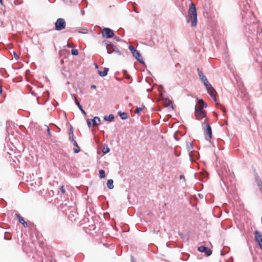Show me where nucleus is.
<instances>
[{"label": "nucleus", "mask_w": 262, "mask_h": 262, "mask_svg": "<svg viewBox=\"0 0 262 262\" xmlns=\"http://www.w3.org/2000/svg\"><path fill=\"white\" fill-rule=\"evenodd\" d=\"M191 22V26L194 27L197 25V13L195 6L193 3H191L188 10V19L187 22Z\"/></svg>", "instance_id": "obj_1"}, {"label": "nucleus", "mask_w": 262, "mask_h": 262, "mask_svg": "<svg viewBox=\"0 0 262 262\" xmlns=\"http://www.w3.org/2000/svg\"><path fill=\"white\" fill-rule=\"evenodd\" d=\"M205 86L206 88V90L208 92V93L209 94V95L211 96V97L213 99L214 101L216 102V105H219L221 109L223 111V113L224 114L226 113V110L224 107H223L221 104H220L218 102H217L216 95V92L212 86V85L208 82V83L205 84Z\"/></svg>", "instance_id": "obj_2"}, {"label": "nucleus", "mask_w": 262, "mask_h": 262, "mask_svg": "<svg viewBox=\"0 0 262 262\" xmlns=\"http://www.w3.org/2000/svg\"><path fill=\"white\" fill-rule=\"evenodd\" d=\"M66 23L63 18H59L55 23V29L57 31H60L65 29Z\"/></svg>", "instance_id": "obj_3"}, {"label": "nucleus", "mask_w": 262, "mask_h": 262, "mask_svg": "<svg viewBox=\"0 0 262 262\" xmlns=\"http://www.w3.org/2000/svg\"><path fill=\"white\" fill-rule=\"evenodd\" d=\"M128 49L130 51V52H132L133 56L137 60H138L141 63H143L144 62L143 58H142V56H141V55H140V53H139V52L138 51L136 50L134 48V47L133 46H129L128 47Z\"/></svg>", "instance_id": "obj_4"}, {"label": "nucleus", "mask_w": 262, "mask_h": 262, "mask_svg": "<svg viewBox=\"0 0 262 262\" xmlns=\"http://www.w3.org/2000/svg\"><path fill=\"white\" fill-rule=\"evenodd\" d=\"M105 45L106 46L107 52L108 54H112L114 52L120 54L118 48L109 41H107L105 43Z\"/></svg>", "instance_id": "obj_5"}, {"label": "nucleus", "mask_w": 262, "mask_h": 262, "mask_svg": "<svg viewBox=\"0 0 262 262\" xmlns=\"http://www.w3.org/2000/svg\"><path fill=\"white\" fill-rule=\"evenodd\" d=\"M207 106V104L202 99H199L195 105V111H204L203 108H206Z\"/></svg>", "instance_id": "obj_6"}, {"label": "nucleus", "mask_w": 262, "mask_h": 262, "mask_svg": "<svg viewBox=\"0 0 262 262\" xmlns=\"http://www.w3.org/2000/svg\"><path fill=\"white\" fill-rule=\"evenodd\" d=\"M102 34L103 36L106 38H111L114 35V32L110 28H105L102 30Z\"/></svg>", "instance_id": "obj_7"}, {"label": "nucleus", "mask_w": 262, "mask_h": 262, "mask_svg": "<svg viewBox=\"0 0 262 262\" xmlns=\"http://www.w3.org/2000/svg\"><path fill=\"white\" fill-rule=\"evenodd\" d=\"M254 236L255 241L258 243L260 249L262 250V234L258 231H255Z\"/></svg>", "instance_id": "obj_8"}, {"label": "nucleus", "mask_w": 262, "mask_h": 262, "mask_svg": "<svg viewBox=\"0 0 262 262\" xmlns=\"http://www.w3.org/2000/svg\"><path fill=\"white\" fill-rule=\"evenodd\" d=\"M100 123V119L98 117H95L93 119H88L87 124L89 126H94Z\"/></svg>", "instance_id": "obj_9"}, {"label": "nucleus", "mask_w": 262, "mask_h": 262, "mask_svg": "<svg viewBox=\"0 0 262 262\" xmlns=\"http://www.w3.org/2000/svg\"><path fill=\"white\" fill-rule=\"evenodd\" d=\"M195 116L197 120H201L203 118H205V120H207L206 113L205 111H195Z\"/></svg>", "instance_id": "obj_10"}, {"label": "nucleus", "mask_w": 262, "mask_h": 262, "mask_svg": "<svg viewBox=\"0 0 262 262\" xmlns=\"http://www.w3.org/2000/svg\"><path fill=\"white\" fill-rule=\"evenodd\" d=\"M198 250L201 252H205L207 256H209L212 253V251L209 248L203 246H200L198 248Z\"/></svg>", "instance_id": "obj_11"}, {"label": "nucleus", "mask_w": 262, "mask_h": 262, "mask_svg": "<svg viewBox=\"0 0 262 262\" xmlns=\"http://www.w3.org/2000/svg\"><path fill=\"white\" fill-rule=\"evenodd\" d=\"M198 74L199 76V77L201 79V80L202 81V82L204 83V84H206L208 83L209 82L206 77V76L203 74V72L199 70V69H198Z\"/></svg>", "instance_id": "obj_12"}, {"label": "nucleus", "mask_w": 262, "mask_h": 262, "mask_svg": "<svg viewBox=\"0 0 262 262\" xmlns=\"http://www.w3.org/2000/svg\"><path fill=\"white\" fill-rule=\"evenodd\" d=\"M16 216L18 222L22 224L24 227H28V224L27 222L25 221L24 219L19 214H16Z\"/></svg>", "instance_id": "obj_13"}, {"label": "nucleus", "mask_w": 262, "mask_h": 262, "mask_svg": "<svg viewBox=\"0 0 262 262\" xmlns=\"http://www.w3.org/2000/svg\"><path fill=\"white\" fill-rule=\"evenodd\" d=\"M206 134L207 135V138L210 139L212 137V132L210 126L207 123L206 126Z\"/></svg>", "instance_id": "obj_14"}, {"label": "nucleus", "mask_w": 262, "mask_h": 262, "mask_svg": "<svg viewBox=\"0 0 262 262\" xmlns=\"http://www.w3.org/2000/svg\"><path fill=\"white\" fill-rule=\"evenodd\" d=\"M108 71V68H104L103 71H98V73L100 76L104 77L107 75Z\"/></svg>", "instance_id": "obj_15"}, {"label": "nucleus", "mask_w": 262, "mask_h": 262, "mask_svg": "<svg viewBox=\"0 0 262 262\" xmlns=\"http://www.w3.org/2000/svg\"><path fill=\"white\" fill-rule=\"evenodd\" d=\"M106 185L108 189H112L114 188L113 180L112 179L108 180Z\"/></svg>", "instance_id": "obj_16"}, {"label": "nucleus", "mask_w": 262, "mask_h": 262, "mask_svg": "<svg viewBox=\"0 0 262 262\" xmlns=\"http://www.w3.org/2000/svg\"><path fill=\"white\" fill-rule=\"evenodd\" d=\"M104 119L105 120H106V121H108L111 122V121H113L114 120V116L113 115L111 114V115H110L108 116H104Z\"/></svg>", "instance_id": "obj_17"}, {"label": "nucleus", "mask_w": 262, "mask_h": 262, "mask_svg": "<svg viewBox=\"0 0 262 262\" xmlns=\"http://www.w3.org/2000/svg\"><path fill=\"white\" fill-rule=\"evenodd\" d=\"M118 114H119V116L122 119L125 120V119H127V115L126 113L119 112Z\"/></svg>", "instance_id": "obj_18"}, {"label": "nucleus", "mask_w": 262, "mask_h": 262, "mask_svg": "<svg viewBox=\"0 0 262 262\" xmlns=\"http://www.w3.org/2000/svg\"><path fill=\"white\" fill-rule=\"evenodd\" d=\"M99 177L100 179H103L105 177V171L103 169H100L99 170Z\"/></svg>", "instance_id": "obj_19"}, {"label": "nucleus", "mask_w": 262, "mask_h": 262, "mask_svg": "<svg viewBox=\"0 0 262 262\" xmlns=\"http://www.w3.org/2000/svg\"><path fill=\"white\" fill-rule=\"evenodd\" d=\"M79 33L86 34L88 33V29L86 28H80L79 31Z\"/></svg>", "instance_id": "obj_20"}, {"label": "nucleus", "mask_w": 262, "mask_h": 262, "mask_svg": "<svg viewBox=\"0 0 262 262\" xmlns=\"http://www.w3.org/2000/svg\"><path fill=\"white\" fill-rule=\"evenodd\" d=\"M110 151V148L106 146V147H104L102 149V152L104 154H107Z\"/></svg>", "instance_id": "obj_21"}, {"label": "nucleus", "mask_w": 262, "mask_h": 262, "mask_svg": "<svg viewBox=\"0 0 262 262\" xmlns=\"http://www.w3.org/2000/svg\"><path fill=\"white\" fill-rule=\"evenodd\" d=\"M74 100H75V102L76 104L77 105V106L78 107V108H79V109H80V108L82 107V106H81V105H80V104L79 103V102H78V101L77 100V99L76 97H75V98H74Z\"/></svg>", "instance_id": "obj_22"}, {"label": "nucleus", "mask_w": 262, "mask_h": 262, "mask_svg": "<svg viewBox=\"0 0 262 262\" xmlns=\"http://www.w3.org/2000/svg\"><path fill=\"white\" fill-rule=\"evenodd\" d=\"M71 53L73 55H77L78 54V51L77 49H72L71 50Z\"/></svg>", "instance_id": "obj_23"}, {"label": "nucleus", "mask_w": 262, "mask_h": 262, "mask_svg": "<svg viewBox=\"0 0 262 262\" xmlns=\"http://www.w3.org/2000/svg\"><path fill=\"white\" fill-rule=\"evenodd\" d=\"M143 110V108H141V107H137L135 111V113H136V114H138L140 112L142 111Z\"/></svg>", "instance_id": "obj_24"}, {"label": "nucleus", "mask_w": 262, "mask_h": 262, "mask_svg": "<svg viewBox=\"0 0 262 262\" xmlns=\"http://www.w3.org/2000/svg\"><path fill=\"white\" fill-rule=\"evenodd\" d=\"M257 184L258 186L259 187L260 189L262 187V182L260 180H257Z\"/></svg>", "instance_id": "obj_25"}, {"label": "nucleus", "mask_w": 262, "mask_h": 262, "mask_svg": "<svg viewBox=\"0 0 262 262\" xmlns=\"http://www.w3.org/2000/svg\"><path fill=\"white\" fill-rule=\"evenodd\" d=\"M60 190L61 192V193L62 194H64L65 192H66V190L64 189V187L63 186H62L60 188Z\"/></svg>", "instance_id": "obj_26"}, {"label": "nucleus", "mask_w": 262, "mask_h": 262, "mask_svg": "<svg viewBox=\"0 0 262 262\" xmlns=\"http://www.w3.org/2000/svg\"><path fill=\"white\" fill-rule=\"evenodd\" d=\"M72 141H73L74 146H75L76 147H79L77 142L73 139V137L72 138Z\"/></svg>", "instance_id": "obj_27"}, {"label": "nucleus", "mask_w": 262, "mask_h": 262, "mask_svg": "<svg viewBox=\"0 0 262 262\" xmlns=\"http://www.w3.org/2000/svg\"><path fill=\"white\" fill-rule=\"evenodd\" d=\"M73 150H74V152L76 153V154H77V153H78V152H79L80 151V149H79V147H77L76 148H74L73 149Z\"/></svg>", "instance_id": "obj_28"}, {"label": "nucleus", "mask_w": 262, "mask_h": 262, "mask_svg": "<svg viewBox=\"0 0 262 262\" xmlns=\"http://www.w3.org/2000/svg\"><path fill=\"white\" fill-rule=\"evenodd\" d=\"M13 56H14V57H15V58L16 59H18V58H19V56H18V55H17L16 54V53L15 52H13Z\"/></svg>", "instance_id": "obj_29"}, {"label": "nucleus", "mask_w": 262, "mask_h": 262, "mask_svg": "<svg viewBox=\"0 0 262 262\" xmlns=\"http://www.w3.org/2000/svg\"><path fill=\"white\" fill-rule=\"evenodd\" d=\"M80 110L81 111V112L84 115H86V113L83 110L82 107H81Z\"/></svg>", "instance_id": "obj_30"}, {"label": "nucleus", "mask_w": 262, "mask_h": 262, "mask_svg": "<svg viewBox=\"0 0 262 262\" xmlns=\"http://www.w3.org/2000/svg\"><path fill=\"white\" fill-rule=\"evenodd\" d=\"M47 130H48V135H49V136H50V135H51V132H50V129H49V127H48Z\"/></svg>", "instance_id": "obj_31"}, {"label": "nucleus", "mask_w": 262, "mask_h": 262, "mask_svg": "<svg viewBox=\"0 0 262 262\" xmlns=\"http://www.w3.org/2000/svg\"><path fill=\"white\" fill-rule=\"evenodd\" d=\"M180 179H184L185 178L184 176V175H181L180 176Z\"/></svg>", "instance_id": "obj_32"}, {"label": "nucleus", "mask_w": 262, "mask_h": 262, "mask_svg": "<svg viewBox=\"0 0 262 262\" xmlns=\"http://www.w3.org/2000/svg\"><path fill=\"white\" fill-rule=\"evenodd\" d=\"M67 46L69 48H71L72 47V45L70 43H68Z\"/></svg>", "instance_id": "obj_33"}, {"label": "nucleus", "mask_w": 262, "mask_h": 262, "mask_svg": "<svg viewBox=\"0 0 262 262\" xmlns=\"http://www.w3.org/2000/svg\"><path fill=\"white\" fill-rule=\"evenodd\" d=\"M71 134L73 136V131H72V129H71V130H70V135H71Z\"/></svg>", "instance_id": "obj_34"}, {"label": "nucleus", "mask_w": 262, "mask_h": 262, "mask_svg": "<svg viewBox=\"0 0 262 262\" xmlns=\"http://www.w3.org/2000/svg\"><path fill=\"white\" fill-rule=\"evenodd\" d=\"M91 88H92L95 89V88H96V85H92L91 86Z\"/></svg>", "instance_id": "obj_35"}, {"label": "nucleus", "mask_w": 262, "mask_h": 262, "mask_svg": "<svg viewBox=\"0 0 262 262\" xmlns=\"http://www.w3.org/2000/svg\"><path fill=\"white\" fill-rule=\"evenodd\" d=\"M2 89L1 88V86H0V94H2Z\"/></svg>", "instance_id": "obj_36"}, {"label": "nucleus", "mask_w": 262, "mask_h": 262, "mask_svg": "<svg viewBox=\"0 0 262 262\" xmlns=\"http://www.w3.org/2000/svg\"><path fill=\"white\" fill-rule=\"evenodd\" d=\"M0 4L1 5H3V0H0Z\"/></svg>", "instance_id": "obj_37"}, {"label": "nucleus", "mask_w": 262, "mask_h": 262, "mask_svg": "<svg viewBox=\"0 0 262 262\" xmlns=\"http://www.w3.org/2000/svg\"><path fill=\"white\" fill-rule=\"evenodd\" d=\"M95 67H96V68H98V65L97 64H95Z\"/></svg>", "instance_id": "obj_38"}]
</instances>
